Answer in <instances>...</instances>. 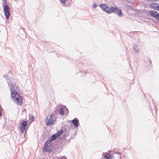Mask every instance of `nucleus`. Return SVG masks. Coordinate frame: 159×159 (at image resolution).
<instances>
[{
    "instance_id": "f8f14e48",
    "label": "nucleus",
    "mask_w": 159,
    "mask_h": 159,
    "mask_svg": "<svg viewBox=\"0 0 159 159\" xmlns=\"http://www.w3.org/2000/svg\"><path fill=\"white\" fill-rule=\"evenodd\" d=\"M114 156L116 157V159H120L121 158V155L119 153H114Z\"/></svg>"
},
{
    "instance_id": "20e7f679",
    "label": "nucleus",
    "mask_w": 159,
    "mask_h": 159,
    "mask_svg": "<svg viewBox=\"0 0 159 159\" xmlns=\"http://www.w3.org/2000/svg\"><path fill=\"white\" fill-rule=\"evenodd\" d=\"M53 116L54 114H52L47 117L46 120V122L47 125H51L53 124V120L52 117Z\"/></svg>"
},
{
    "instance_id": "ddd939ff",
    "label": "nucleus",
    "mask_w": 159,
    "mask_h": 159,
    "mask_svg": "<svg viewBox=\"0 0 159 159\" xmlns=\"http://www.w3.org/2000/svg\"><path fill=\"white\" fill-rule=\"evenodd\" d=\"M105 159H113L112 158V156L110 154H107L105 155L104 157Z\"/></svg>"
},
{
    "instance_id": "39448f33",
    "label": "nucleus",
    "mask_w": 159,
    "mask_h": 159,
    "mask_svg": "<svg viewBox=\"0 0 159 159\" xmlns=\"http://www.w3.org/2000/svg\"><path fill=\"white\" fill-rule=\"evenodd\" d=\"M150 15L154 18L159 20V13L155 11L151 10L149 11Z\"/></svg>"
},
{
    "instance_id": "2eb2a0df",
    "label": "nucleus",
    "mask_w": 159,
    "mask_h": 159,
    "mask_svg": "<svg viewBox=\"0 0 159 159\" xmlns=\"http://www.w3.org/2000/svg\"><path fill=\"white\" fill-rule=\"evenodd\" d=\"M63 132V131L62 130H60L56 134H58V137L60 136L61 134H62Z\"/></svg>"
},
{
    "instance_id": "f3484780",
    "label": "nucleus",
    "mask_w": 159,
    "mask_h": 159,
    "mask_svg": "<svg viewBox=\"0 0 159 159\" xmlns=\"http://www.w3.org/2000/svg\"><path fill=\"white\" fill-rule=\"evenodd\" d=\"M156 10L159 11V4H158L157 8L156 9Z\"/></svg>"
},
{
    "instance_id": "dca6fc26",
    "label": "nucleus",
    "mask_w": 159,
    "mask_h": 159,
    "mask_svg": "<svg viewBox=\"0 0 159 159\" xmlns=\"http://www.w3.org/2000/svg\"><path fill=\"white\" fill-rule=\"evenodd\" d=\"M67 1L68 0H60L61 2L63 4H65Z\"/></svg>"
},
{
    "instance_id": "1a4fd4ad",
    "label": "nucleus",
    "mask_w": 159,
    "mask_h": 159,
    "mask_svg": "<svg viewBox=\"0 0 159 159\" xmlns=\"http://www.w3.org/2000/svg\"><path fill=\"white\" fill-rule=\"evenodd\" d=\"M72 122L73 125L75 127H77L78 126V124H79V121L77 118H75L74 119L72 120Z\"/></svg>"
},
{
    "instance_id": "0eeeda50",
    "label": "nucleus",
    "mask_w": 159,
    "mask_h": 159,
    "mask_svg": "<svg viewBox=\"0 0 159 159\" xmlns=\"http://www.w3.org/2000/svg\"><path fill=\"white\" fill-rule=\"evenodd\" d=\"M101 8L106 13H111L110 8H109L108 5L106 4H101L100 5Z\"/></svg>"
},
{
    "instance_id": "4468645a",
    "label": "nucleus",
    "mask_w": 159,
    "mask_h": 159,
    "mask_svg": "<svg viewBox=\"0 0 159 159\" xmlns=\"http://www.w3.org/2000/svg\"><path fill=\"white\" fill-rule=\"evenodd\" d=\"M59 113L61 115L64 114L63 109L62 108H61L59 110Z\"/></svg>"
},
{
    "instance_id": "f03ea898",
    "label": "nucleus",
    "mask_w": 159,
    "mask_h": 159,
    "mask_svg": "<svg viewBox=\"0 0 159 159\" xmlns=\"http://www.w3.org/2000/svg\"><path fill=\"white\" fill-rule=\"evenodd\" d=\"M4 3L3 5L4 14L6 19H8L10 16V8L8 5L5 2V0H4Z\"/></svg>"
},
{
    "instance_id": "6ab92c4d",
    "label": "nucleus",
    "mask_w": 159,
    "mask_h": 159,
    "mask_svg": "<svg viewBox=\"0 0 159 159\" xmlns=\"http://www.w3.org/2000/svg\"><path fill=\"white\" fill-rule=\"evenodd\" d=\"M1 115H2V112H1L0 111V116H1Z\"/></svg>"
},
{
    "instance_id": "6e6552de",
    "label": "nucleus",
    "mask_w": 159,
    "mask_h": 159,
    "mask_svg": "<svg viewBox=\"0 0 159 159\" xmlns=\"http://www.w3.org/2000/svg\"><path fill=\"white\" fill-rule=\"evenodd\" d=\"M27 124V123L26 121H23L20 126V129L21 132L23 133L24 132L26 126Z\"/></svg>"
},
{
    "instance_id": "a211bd4d",
    "label": "nucleus",
    "mask_w": 159,
    "mask_h": 159,
    "mask_svg": "<svg viewBox=\"0 0 159 159\" xmlns=\"http://www.w3.org/2000/svg\"><path fill=\"white\" fill-rule=\"evenodd\" d=\"M93 6L94 7V8H95L97 6L96 5V4H94L93 5Z\"/></svg>"
},
{
    "instance_id": "9d476101",
    "label": "nucleus",
    "mask_w": 159,
    "mask_h": 159,
    "mask_svg": "<svg viewBox=\"0 0 159 159\" xmlns=\"http://www.w3.org/2000/svg\"><path fill=\"white\" fill-rule=\"evenodd\" d=\"M58 134H55L52 136L49 139L50 141L51 142L54 140L58 137Z\"/></svg>"
},
{
    "instance_id": "f257e3e1",
    "label": "nucleus",
    "mask_w": 159,
    "mask_h": 159,
    "mask_svg": "<svg viewBox=\"0 0 159 159\" xmlns=\"http://www.w3.org/2000/svg\"><path fill=\"white\" fill-rule=\"evenodd\" d=\"M11 96L12 99L18 105H21L23 103V98L15 90L11 91Z\"/></svg>"
},
{
    "instance_id": "7ed1b4c3",
    "label": "nucleus",
    "mask_w": 159,
    "mask_h": 159,
    "mask_svg": "<svg viewBox=\"0 0 159 159\" xmlns=\"http://www.w3.org/2000/svg\"><path fill=\"white\" fill-rule=\"evenodd\" d=\"M110 11L111 13H116L120 16H122L121 10L116 7H111L110 8Z\"/></svg>"
},
{
    "instance_id": "9b49d317",
    "label": "nucleus",
    "mask_w": 159,
    "mask_h": 159,
    "mask_svg": "<svg viewBox=\"0 0 159 159\" xmlns=\"http://www.w3.org/2000/svg\"><path fill=\"white\" fill-rule=\"evenodd\" d=\"M158 4L156 3H152L150 5V7L151 8L153 9L156 10V9L157 8Z\"/></svg>"
},
{
    "instance_id": "423d86ee",
    "label": "nucleus",
    "mask_w": 159,
    "mask_h": 159,
    "mask_svg": "<svg viewBox=\"0 0 159 159\" xmlns=\"http://www.w3.org/2000/svg\"><path fill=\"white\" fill-rule=\"evenodd\" d=\"M48 142L47 141L44 144L43 147V150L45 152H50L52 151L51 147L50 144H48Z\"/></svg>"
}]
</instances>
